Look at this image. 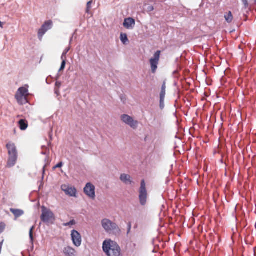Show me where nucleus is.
I'll return each instance as SVG.
<instances>
[{
    "mask_svg": "<svg viewBox=\"0 0 256 256\" xmlns=\"http://www.w3.org/2000/svg\"><path fill=\"white\" fill-rule=\"evenodd\" d=\"M102 250L106 256H122L120 246L110 239L104 241Z\"/></svg>",
    "mask_w": 256,
    "mask_h": 256,
    "instance_id": "1",
    "label": "nucleus"
},
{
    "mask_svg": "<svg viewBox=\"0 0 256 256\" xmlns=\"http://www.w3.org/2000/svg\"><path fill=\"white\" fill-rule=\"evenodd\" d=\"M42 215L40 218L45 223L52 222L54 220V213L50 210L48 208L44 206H42Z\"/></svg>",
    "mask_w": 256,
    "mask_h": 256,
    "instance_id": "2",
    "label": "nucleus"
},
{
    "mask_svg": "<svg viewBox=\"0 0 256 256\" xmlns=\"http://www.w3.org/2000/svg\"><path fill=\"white\" fill-rule=\"evenodd\" d=\"M102 226L105 231L108 233H111L118 228L116 223L108 218H104L102 220Z\"/></svg>",
    "mask_w": 256,
    "mask_h": 256,
    "instance_id": "3",
    "label": "nucleus"
},
{
    "mask_svg": "<svg viewBox=\"0 0 256 256\" xmlns=\"http://www.w3.org/2000/svg\"><path fill=\"white\" fill-rule=\"evenodd\" d=\"M120 120L122 121L126 124L130 126L133 129H136L138 126V122L134 119L132 116L128 114H122L120 116Z\"/></svg>",
    "mask_w": 256,
    "mask_h": 256,
    "instance_id": "4",
    "label": "nucleus"
},
{
    "mask_svg": "<svg viewBox=\"0 0 256 256\" xmlns=\"http://www.w3.org/2000/svg\"><path fill=\"white\" fill-rule=\"evenodd\" d=\"M160 51L158 50L156 51L152 58L150 60V67L152 69V72L153 74H154L158 68V65L159 62L160 58Z\"/></svg>",
    "mask_w": 256,
    "mask_h": 256,
    "instance_id": "5",
    "label": "nucleus"
},
{
    "mask_svg": "<svg viewBox=\"0 0 256 256\" xmlns=\"http://www.w3.org/2000/svg\"><path fill=\"white\" fill-rule=\"evenodd\" d=\"M70 236L73 244L76 247H80L82 243L80 234L77 230H73L71 232Z\"/></svg>",
    "mask_w": 256,
    "mask_h": 256,
    "instance_id": "6",
    "label": "nucleus"
},
{
    "mask_svg": "<svg viewBox=\"0 0 256 256\" xmlns=\"http://www.w3.org/2000/svg\"><path fill=\"white\" fill-rule=\"evenodd\" d=\"M166 94V82H163L160 94V110H163L164 108V99Z\"/></svg>",
    "mask_w": 256,
    "mask_h": 256,
    "instance_id": "7",
    "label": "nucleus"
},
{
    "mask_svg": "<svg viewBox=\"0 0 256 256\" xmlns=\"http://www.w3.org/2000/svg\"><path fill=\"white\" fill-rule=\"evenodd\" d=\"M135 24V20L132 18H125L123 23L124 26L128 30H132Z\"/></svg>",
    "mask_w": 256,
    "mask_h": 256,
    "instance_id": "8",
    "label": "nucleus"
},
{
    "mask_svg": "<svg viewBox=\"0 0 256 256\" xmlns=\"http://www.w3.org/2000/svg\"><path fill=\"white\" fill-rule=\"evenodd\" d=\"M62 253L64 256H76V252L72 247L68 246L64 248Z\"/></svg>",
    "mask_w": 256,
    "mask_h": 256,
    "instance_id": "9",
    "label": "nucleus"
},
{
    "mask_svg": "<svg viewBox=\"0 0 256 256\" xmlns=\"http://www.w3.org/2000/svg\"><path fill=\"white\" fill-rule=\"evenodd\" d=\"M18 157V154H8V158L6 166L8 168H11L14 166L16 162Z\"/></svg>",
    "mask_w": 256,
    "mask_h": 256,
    "instance_id": "10",
    "label": "nucleus"
},
{
    "mask_svg": "<svg viewBox=\"0 0 256 256\" xmlns=\"http://www.w3.org/2000/svg\"><path fill=\"white\" fill-rule=\"evenodd\" d=\"M120 179L124 184L126 185H130L133 182L131 176L128 174H122L120 177Z\"/></svg>",
    "mask_w": 256,
    "mask_h": 256,
    "instance_id": "11",
    "label": "nucleus"
},
{
    "mask_svg": "<svg viewBox=\"0 0 256 256\" xmlns=\"http://www.w3.org/2000/svg\"><path fill=\"white\" fill-rule=\"evenodd\" d=\"M6 147L8 150V154H16L18 152L15 144L11 142H9L6 144Z\"/></svg>",
    "mask_w": 256,
    "mask_h": 256,
    "instance_id": "12",
    "label": "nucleus"
},
{
    "mask_svg": "<svg viewBox=\"0 0 256 256\" xmlns=\"http://www.w3.org/2000/svg\"><path fill=\"white\" fill-rule=\"evenodd\" d=\"M61 188L64 192H76V188L69 184H63Z\"/></svg>",
    "mask_w": 256,
    "mask_h": 256,
    "instance_id": "13",
    "label": "nucleus"
},
{
    "mask_svg": "<svg viewBox=\"0 0 256 256\" xmlns=\"http://www.w3.org/2000/svg\"><path fill=\"white\" fill-rule=\"evenodd\" d=\"M15 97L18 103L20 104H23L26 102V98L21 94H19L16 92Z\"/></svg>",
    "mask_w": 256,
    "mask_h": 256,
    "instance_id": "14",
    "label": "nucleus"
},
{
    "mask_svg": "<svg viewBox=\"0 0 256 256\" xmlns=\"http://www.w3.org/2000/svg\"><path fill=\"white\" fill-rule=\"evenodd\" d=\"M147 198V193H140L139 199L140 203L142 206H144L146 204Z\"/></svg>",
    "mask_w": 256,
    "mask_h": 256,
    "instance_id": "15",
    "label": "nucleus"
},
{
    "mask_svg": "<svg viewBox=\"0 0 256 256\" xmlns=\"http://www.w3.org/2000/svg\"><path fill=\"white\" fill-rule=\"evenodd\" d=\"M10 211L14 214L16 218L22 216L24 214L22 210L19 209L11 208H10Z\"/></svg>",
    "mask_w": 256,
    "mask_h": 256,
    "instance_id": "16",
    "label": "nucleus"
},
{
    "mask_svg": "<svg viewBox=\"0 0 256 256\" xmlns=\"http://www.w3.org/2000/svg\"><path fill=\"white\" fill-rule=\"evenodd\" d=\"M20 128L22 130H26L28 126V122L26 120H20L18 122Z\"/></svg>",
    "mask_w": 256,
    "mask_h": 256,
    "instance_id": "17",
    "label": "nucleus"
},
{
    "mask_svg": "<svg viewBox=\"0 0 256 256\" xmlns=\"http://www.w3.org/2000/svg\"><path fill=\"white\" fill-rule=\"evenodd\" d=\"M95 186L90 182L86 184L84 188V192H94Z\"/></svg>",
    "mask_w": 256,
    "mask_h": 256,
    "instance_id": "18",
    "label": "nucleus"
},
{
    "mask_svg": "<svg viewBox=\"0 0 256 256\" xmlns=\"http://www.w3.org/2000/svg\"><path fill=\"white\" fill-rule=\"evenodd\" d=\"M17 93L21 94L22 96L26 98L28 95V90L27 88L24 87H20L18 89Z\"/></svg>",
    "mask_w": 256,
    "mask_h": 256,
    "instance_id": "19",
    "label": "nucleus"
},
{
    "mask_svg": "<svg viewBox=\"0 0 256 256\" xmlns=\"http://www.w3.org/2000/svg\"><path fill=\"white\" fill-rule=\"evenodd\" d=\"M46 24H42L40 28L39 29L38 32V38L41 40L42 39V38L43 36L45 34V33L46 32V30H44V27L46 26Z\"/></svg>",
    "mask_w": 256,
    "mask_h": 256,
    "instance_id": "20",
    "label": "nucleus"
},
{
    "mask_svg": "<svg viewBox=\"0 0 256 256\" xmlns=\"http://www.w3.org/2000/svg\"><path fill=\"white\" fill-rule=\"evenodd\" d=\"M120 39L124 44H126L128 42V40L126 34L122 33L120 36Z\"/></svg>",
    "mask_w": 256,
    "mask_h": 256,
    "instance_id": "21",
    "label": "nucleus"
},
{
    "mask_svg": "<svg viewBox=\"0 0 256 256\" xmlns=\"http://www.w3.org/2000/svg\"><path fill=\"white\" fill-rule=\"evenodd\" d=\"M224 18L226 20L228 23H230L233 20V16L232 15V13L231 12H229L228 13H226L224 14Z\"/></svg>",
    "mask_w": 256,
    "mask_h": 256,
    "instance_id": "22",
    "label": "nucleus"
},
{
    "mask_svg": "<svg viewBox=\"0 0 256 256\" xmlns=\"http://www.w3.org/2000/svg\"><path fill=\"white\" fill-rule=\"evenodd\" d=\"M140 192H146V183L144 180L141 181Z\"/></svg>",
    "mask_w": 256,
    "mask_h": 256,
    "instance_id": "23",
    "label": "nucleus"
},
{
    "mask_svg": "<svg viewBox=\"0 0 256 256\" xmlns=\"http://www.w3.org/2000/svg\"><path fill=\"white\" fill-rule=\"evenodd\" d=\"M44 24H46V26L44 27V30H46V32L50 30L52 26V22L51 20H48Z\"/></svg>",
    "mask_w": 256,
    "mask_h": 256,
    "instance_id": "24",
    "label": "nucleus"
},
{
    "mask_svg": "<svg viewBox=\"0 0 256 256\" xmlns=\"http://www.w3.org/2000/svg\"><path fill=\"white\" fill-rule=\"evenodd\" d=\"M144 9L148 12H151L154 10V6L150 4H146L144 5Z\"/></svg>",
    "mask_w": 256,
    "mask_h": 256,
    "instance_id": "25",
    "label": "nucleus"
},
{
    "mask_svg": "<svg viewBox=\"0 0 256 256\" xmlns=\"http://www.w3.org/2000/svg\"><path fill=\"white\" fill-rule=\"evenodd\" d=\"M34 228V226H32L30 230V232H29V235H30V242L32 243V244H33V242H34V237H33V230Z\"/></svg>",
    "mask_w": 256,
    "mask_h": 256,
    "instance_id": "26",
    "label": "nucleus"
},
{
    "mask_svg": "<svg viewBox=\"0 0 256 256\" xmlns=\"http://www.w3.org/2000/svg\"><path fill=\"white\" fill-rule=\"evenodd\" d=\"M70 50V47H68L64 50L63 52V53L61 56V60H66V55L68 52Z\"/></svg>",
    "mask_w": 256,
    "mask_h": 256,
    "instance_id": "27",
    "label": "nucleus"
},
{
    "mask_svg": "<svg viewBox=\"0 0 256 256\" xmlns=\"http://www.w3.org/2000/svg\"><path fill=\"white\" fill-rule=\"evenodd\" d=\"M76 224V221L74 220H72L68 222L64 223V226H72Z\"/></svg>",
    "mask_w": 256,
    "mask_h": 256,
    "instance_id": "28",
    "label": "nucleus"
},
{
    "mask_svg": "<svg viewBox=\"0 0 256 256\" xmlns=\"http://www.w3.org/2000/svg\"><path fill=\"white\" fill-rule=\"evenodd\" d=\"M62 60V62L61 64L60 68L59 69V72L63 70L64 69L65 66H66V60Z\"/></svg>",
    "mask_w": 256,
    "mask_h": 256,
    "instance_id": "29",
    "label": "nucleus"
},
{
    "mask_svg": "<svg viewBox=\"0 0 256 256\" xmlns=\"http://www.w3.org/2000/svg\"><path fill=\"white\" fill-rule=\"evenodd\" d=\"M92 0H91L87 3L86 12L89 13V12L91 8V5H92Z\"/></svg>",
    "mask_w": 256,
    "mask_h": 256,
    "instance_id": "30",
    "label": "nucleus"
},
{
    "mask_svg": "<svg viewBox=\"0 0 256 256\" xmlns=\"http://www.w3.org/2000/svg\"><path fill=\"white\" fill-rule=\"evenodd\" d=\"M6 227V224L3 222L0 223V234L2 233Z\"/></svg>",
    "mask_w": 256,
    "mask_h": 256,
    "instance_id": "31",
    "label": "nucleus"
},
{
    "mask_svg": "<svg viewBox=\"0 0 256 256\" xmlns=\"http://www.w3.org/2000/svg\"><path fill=\"white\" fill-rule=\"evenodd\" d=\"M96 193H86L87 196L92 199H94L96 197Z\"/></svg>",
    "mask_w": 256,
    "mask_h": 256,
    "instance_id": "32",
    "label": "nucleus"
},
{
    "mask_svg": "<svg viewBox=\"0 0 256 256\" xmlns=\"http://www.w3.org/2000/svg\"><path fill=\"white\" fill-rule=\"evenodd\" d=\"M62 85V83L60 82L56 81L55 84L56 88H59Z\"/></svg>",
    "mask_w": 256,
    "mask_h": 256,
    "instance_id": "33",
    "label": "nucleus"
},
{
    "mask_svg": "<svg viewBox=\"0 0 256 256\" xmlns=\"http://www.w3.org/2000/svg\"><path fill=\"white\" fill-rule=\"evenodd\" d=\"M66 194L70 197H77V193H66Z\"/></svg>",
    "mask_w": 256,
    "mask_h": 256,
    "instance_id": "34",
    "label": "nucleus"
},
{
    "mask_svg": "<svg viewBox=\"0 0 256 256\" xmlns=\"http://www.w3.org/2000/svg\"><path fill=\"white\" fill-rule=\"evenodd\" d=\"M63 165V164L62 162H60L58 164L55 166H54V168L55 169L56 168H61Z\"/></svg>",
    "mask_w": 256,
    "mask_h": 256,
    "instance_id": "35",
    "label": "nucleus"
},
{
    "mask_svg": "<svg viewBox=\"0 0 256 256\" xmlns=\"http://www.w3.org/2000/svg\"><path fill=\"white\" fill-rule=\"evenodd\" d=\"M48 162L47 163H46L45 164V165L43 167V169H42V173H43V175L44 174V172H45V168H46V167L48 165Z\"/></svg>",
    "mask_w": 256,
    "mask_h": 256,
    "instance_id": "36",
    "label": "nucleus"
},
{
    "mask_svg": "<svg viewBox=\"0 0 256 256\" xmlns=\"http://www.w3.org/2000/svg\"><path fill=\"white\" fill-rule=\"evenodd\" d=\"M54 92H55V93H56L57 95H58V94H60V90H59V88H55Z\"/></svg>",
    "mask_w": 256,
    "mask_h": 256,
    "instance_id": "37",
    "label": "nucleus"
},
{
    "mask_svg": "<svg viewBox=\"0 0 256 256\" xmlns=\"http://www.w3.org/2000/svg\"><path fill=\"white\" fill-rule=\"evenodd\" d=\"M242 1L245 6H247L248 5V0H242Z\"/></svg>",
    "mask_w": 256,
    "mask_h": 256,
    "instance_id": "38",
    "label": "nucleus"
},
{
    "mask_svg": "<svg viewBox=\"0 0 256 256\" xmlns=\"http://www.w3.org/2000/svg\"><path fill=\"white\" fill-rule=\"evenodd\" d=\"M0 27H1V28L2 27V24L0 21Z\"/></svg>",
    "mask_w": 256,
    "mask_h": 256,
    "instance_id": "39",
    "label": "nucleus"
},
{
    "mask_svg": "<svg viewBox=\"0 0 256 256\" xmlns=\"http://www.w3.org/2000/svg\"><path fill=\"white\" fill-rule=\"evenodd\" d=\"M130 225L128 231H130Z\"/></svg>",
    "mask_w": 256,
    "mask_h": 256,
    "instance_id": "40",
    "label": "nucleus"
},
{
    "mask_svg": "<svg viewBox=\"0 0 256 256\" xmlns=\"http://www.w3.org/2000/svg\"><path fill=\"white\" fill-rule=\"evenodd\" d=\"M72 38H70V42H71V41L72 40Z\"/></svg>",
    "mask_w": 256,
    "mask_h": 256,
    "instance_id": "41",
    "label": "nucleus"
},
{
    "mask_svg": "<svg viewBox=\"0 0 256 256\" xmlns=\"http://www.w3.org/2000/svg\"><path fill=\"white\" fill-rule=\"evenodd\" d=\"M255 2H256V0H254Z\"/></svg>",
    "mask_w": 256,
    "mask_h": 256,
    "instance_id": "42",
    "label": "nucleus"
}]
</instances>
